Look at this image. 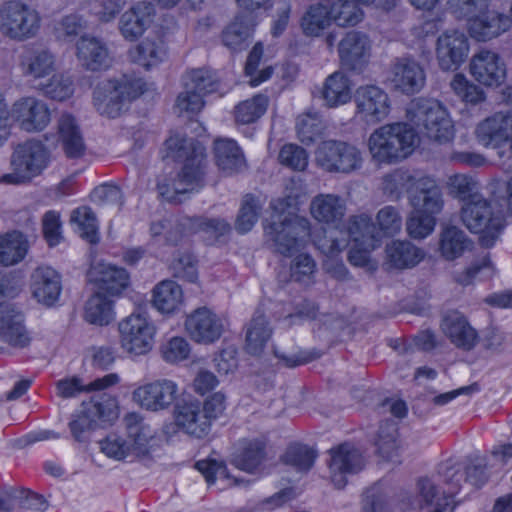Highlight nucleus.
<instances>
[{
	"instance_id": "c756f323",
	"label": "nucleus",
	"mask_w": 512,
	"mask_h": 512,
	"mask_svg": "<svg viewBox=\"0 0 512 512\" xmlns=\"http://www.w3.org/2000/svg\"><path fill=\"white\" fill-rule=\"evenodd\" d=\"M77 56L81 64L91 71L107 69L112 63L106 44L94 37H82L79 40Z\"/></svg>"
},
{
	"instance_id": "393cba45",
	"label": "nucleus",
	"mask_w": 512,
	"mask_h": 512,
	"mask_svg": "<svg viewBox=\"0 0 512 512\" xmlns=\"http://www.w3.org/2000/svg\"><path fill=\"white\" fill-rule=\"evenodd\" d=\"M418 498L411 502L410 498L402 501L403 511L419 509L422 512H444L449 505L448 497L430 478H420L417 482Z\"/></svg>"
},
{
	"instance_id": "37998d69",
	"label": "nucleus",
	"mask_w": 512,
	"mask_h": 512,
	"mask_svg": "<svg viewBox=\"0 0 512 512\" xmlns=\"http://www.w3.org/2000/svg\"><path fill=\"white\" fill-rule=\"evenodd\" d=\"M272 336L270 327L265 315L256 311L246 331V350L251 355H259Z\"/></svg>"
},
{
	"instance_id": "a18cd8bd",
	"label": "nucleus",
	"mask_w": 512,
	"mask_h": 512,
	"mask_svg": "<svg viewBox=\"0 0 512 512\" xmlns=\"http://www.w3.org/2000/svg\"><path fill=\"white\" fill-rule=\"evenodd\" d=\"M344 232L348 240H353L359 246L372 247L376 240L375 225L372 218L365 213L349 217Z\"/></svg>"
},
{
	"instance_id": "6e6552de",
	"label": "nucleus",
	"mask_w": 512,
	"mask_h": 512,
	"mask_svg": "<svg viewBox=\"0 0 512 512\" xmlns=\"http://www.w3.org/2000/svg\"><path fill=\"white\" fill-rule=\"evenodd\" d=\"M411 120L431 140L445 143L454 137L452 120L446 108L435 99L418 98L409 110Z\"/></svg>"
},
{
	"instance_id": "f8f14e48",
	"label": "nucleus",
	"mask_w": 512,
	"mask_h": 512,
	"mask_svg": "<svg viewBox=\"0 0 512 512\" xmlns=\"http://www.w3.org/2000/svg\"><path fill=\"white\" fill-rule=\"evenodd\" d=\"M121 348L132 355H145L154 345L156 328L148 315L134 312L118 324Z\"/></svg>"
},
{
	"instance_id": "dca6fc26",
	"label": "nucleus",
	"mask_w": 512,
	"mask_h": 512,
	"mask_svg": "<svg viewBox=\"0 0 512 512\" xmlns=\"http://www.w3.org/2000/svg\"><path fill=\"white\" fill-rule=\"evenodd\" d=\"M330 455V478L338 489L346 486L349 475L359 473L365 466L362 453L349 443H344L331 449Z\"/></svg>"
},
{
	"instance_id": "4c0bfd02",
	"label": "nucleus",
	"mask_w": 512,
	"mask_h": 512,
	"mask_svg": "<svg viewBox=\"0 0 512 512\" xmlns=\"http://www.w3.org/2000/svg\"><path fill=\"white\" fill-rule=\"evenodd\" d=\"M166 56V48L162 40L145 38L128 50L131 62L148 70L161 63Z\"/></svg>"
},
{
	"instance_id": "79ce46f5",
	"label": "nucleus",
	"mask_w": 512,
	"mask_h": 512,
	"mask_svg": "<svg viewBox=\"0 0 512 512\" xmlns=\"http://www.w3.org/2000/svg\"><path fill=\"white\" fill-rule=\"evenodd\" d=\"M183 302V291L179 284L164 280L153 289V306L161 313L171 314L179 309Z\"/></svg>"
},
{
	"instance_id": "72a5a7b5",
	"label": "nucleus",
	"mask_w": 512,
	"mask_h": 512,
	"mask_svg": "<svg viewBox=\"0 0 512 512\" xmlns=\"http://www.w3.org/2000/svg\"><path fill=\"white\" fill-rule=\"evenodd\" d=\"M57 131L62 148L69 158L84 154L85 144L76 119L70 113H62L57 120Z\"/></svg>"
},
{
	"instance_id": "9b49d317",
	"label": "nucleus",
	"mask_w": 512,
	"mask_h": 512,
	"mask_svg": "<svg viewBox=\"0 0 512 512\" xmlns=\"http://www.w3.org/2000/svg\"><path fill=\"white\" fill-rule=\"evenodd\" d=\"M478 141L488 147L500 148L508 143V148L499 150L501 165L505 171L512 173V112H498L481 121L476 128Z\"/></svg>"
},
{
	"instance_id": "f257e3e1",
	"label": "nucleus",
	"mask_w": 512,
	"mask_h": 512,
	"mask_svg": "<svg viewBox=\"0 0 512 512\" xmlns=\"http://www.w3.org/2000/svg\"><path fill=\"white\" fill-rule=\"evenodd\" d=\"M293 204L294 199L290 196L272 200V220L264 228L267 240L274 251L287 257L303 249L311 237L310 221L288 211Z\"/></svg>"
},
{
	"instance_id": "a19ab883",
	"label": "nucleus",
	"mask_w": 512,
	"mask_h": 512,
	"mask_svg": "<svg viewBox=\"0 0 512 512\" xmlns=\"http://www.w3.org/2000/svg\"><path fill=\"white\" fill-rule=\"evenodd\" d=\"M266 458L265 444L260 440H244L234 454L233 465L243 471H256Z\"/></svg>"
},
{
	"instance_id": "1a4fd4ad",
	"label": "nucleus",
	"mask_w": 512,
	"mask_h": 512,
	"mask_svg": "<svg viewBox=\"0 0 512 512\" xmlns=\"http://www.w3.org/2000/svg\"><path fill=\"white\" fill-rule=\"evenodd\" d=\"M40 25L39 12L22 1H7L0 7V32L11 40L25 41L35 37Z\"/></svg>"
},
{
	"instance_id": "c85d7f7f",
	"label": "nucleus",
	"mask_w": 512,
	"mask_h": 512,
	"mask_svg": "<svg viewBox=\"0 0 512 512\" xmlns=\"http://www.w3.org/2000/svg\"><path fill=\"white\" fill-rule=\"evenodd\" d=\"M89 277L101 291L110 295H119L129 283L125 269L108 263H97L91 268Z\"/></svg>"
},
{
	"instance_id": "8fccbe9b",
	"label": "nucleus",
	"mask_w": 512,
	"mask_h": 512,
	"mask_svg": "<svg viewBox=\"0 0 512 512\" xmlns=\"http://www.w3.org/2000/svg\"><path fill=\"white\" fill-rule=\"evenodd\" d=\"M183 87L201 93L203 97L218 90L219 82L213 71L197 68L187 71L182 78Z\"/></svg>"
},
{
	"instance_id": "a878e982",
	"label": "nucleus",
	"mask_w": 512,
	"mask_h": 512,
	"mask_svg": "<svg viewBox=\"0 0 512 512\" xmlns=\"http://www.w3.org/2000/svg\"><path fill=\"white\" fill-rule=\"evenodd\" d=\"M174 417L176 425L193 437L200 439L211 431V424L198 401L178 403L175 406Z\"/></svg>"
},
{
	"instance_id": "4be33fe9",
	"label": "nucleus",
	"mask_w": 512,
	"mask_h": 512,
	"mask_svg": "<svg viewBox=\"0 0 512 512\" xmlns=\"http://www.w3.org/2000/svg\"><path fill=\"white\" fill-rule=\"evenodd\" d=\"M371 51L368 36L360 31L347 32L338 43L341 64L349 70H358L367 62Z\"/></svg>"
},
{
	"instance_id": "052dcab7",
	"label": "nucleus",
	"mask_w": 512,
	"mask_h": 512,
	"mask_svg": "<svg viewBox=\"0 0 512 512\" xmlns=\"http://www.w3.org/2000/svg\"><path fill=\"white\" fill-rule=\"evenodd\" d=\"M316 457V452L308 446L294 444L288 447L283 460L298 471H308L313 466Z\"/></svg>"
},
{
	"instance_id": "69168bd1",
	"label": "nucleus",
	"mask_w": 512,
	"mask_h": 512,
	"mask_svg": "<svg viewBox=\"0 0 512 512\" xmlns=\"http://www.w3.org/2000/svg\"><path fill=\"white\" fill-rule=\"evenodd\" d=\"M450 86L455 94L467 103L477 104L484 100L483 90L463 74L454 75Z\"/></svg>"
},
{
	"instance_id": "bf43d9fd",
	"label": "nucleus",
	"mask_w": 512,
	"mask_h": 512,
	"mask_svg": "<svg viewBox=\"0 0 512 512\" xmlns=\"http://www.w3.org/2000/svg\"><path fill=\"white\" fill-rule=\"evenodd\" d=\"M261 209L262 206L257 198L246 195L235 222L236 230L241 234L249 232L256 224Z\"/></svg>"
},
{
	"instance_id": "c9c22d12",
	"label": "nucleus",
	"mask_w": 512,
	"mask_h": 512,
	"mask_svg": "<svg viewBox=\"0 0 512 512\" xmlns=\"http://www.w3.org/2000/svg\"><path fill=\"white\" fill-rule=\"evenodd\" d=\"M119 382V376L115 373L107 374L101 378L83 384L81 378L73 376L64 378L56 383V393L59 397L67 399L76 397L82 392L99 391L111 387Z\"/></svg>"
},
{
	"instance_id": "09e8293b",
	"label": "nucleus",
	"mask_w": 512,
	"mask_h": 512,
	"mask_svg": "<svg viewBox=\"0 0 512 512\" xmlns=\"http://www.w3.org/2000/svg\"><path fill=\"white\" fill-rule=\"evenodd\" d=\"M254 24L251 17L237 16L223 31L222 41L231 50H241L253 32Z\"/></svg>"
},
{
	"instance_id": "0eeeda50",
	"label": "nucleus",
	"mask_w": 512,
	"mask_h": 512,
	"mask_svg": "<svg viewBox=\"0 0 512 512\" xmlns=\"http://www.w3.org/2000/svg\"><path fill=\"white\" fill-rule=\"evenodd\" d=\"M142 80H103L93 92L94 106L101 115L116 118L126 103L136 99L144 92Z\"/></svg>"
},
{
	"instance_id": "f03ea898",
	"label": "nucleus",
	"mask_w": 512,
	"mask_h": 512,
	"mask_svg": "<svg viewBox=\"0 0 512 512\" xmlns=\"http://www.w3.org/2000/svg\"><path fill=\"white\" fill-rule=\"evenodd\" d=\"M167 157L183 161V167L172 183L175 194L197 191L203 186L205 168V148L192 138L179 134L171 135L165 142Z\"/></svg>"
},
{
	"instance_id": "e433bc0d",
	"label": "nucleus",
	"mask_w": 512,
	"mask_h": 512,
	"mask_svg": "<svg viewBox=\"0 0 512 512\" xmlns=\"http://www.w3.org/2000/svg\"><path fill=\"white\" fill-rule=\"evenodd\" d=\"M21 66L24 76L42 79L55 72L56 57L48 49H33L24 56Z\"/></svg>"
},
{
	"instance_id": "3c124183",
	"label": "nucleus",
	"mask_w": 512,
	"mask_h": 512,
	"mask_svg": "<svg viewBox=\"0 0 512 512\" xmlns=\"http://www.w3.org/2000/svg\"><path fill=\"white\" fill-rule=\"evenodd\" d=\"M195 468L204 476L209 485L214 484L216 480H220L226 482L223 485V488H226L238 486L244 482L237 477H232L224 462H219L214 459L200 460L196 462Z\"/></svg>"
},
{
	"instance_id": "58836bf2",
	"label": "nucleus",
	"mask_w": 512,
	"mask_h": 512,
	"mask_svg": "<svg viewBox=\"0 0 512 512\" xmlns=\"http://www.w3.org/2000/svg\"><path fill=\"white\" fill-rule=\"evenodd\" d=\"M214 156L217 166L228 174L239 172L245 167L244 155L232 139H216L214 141Z\"/></svg>"
},
{
	"instance_id": "473e14b6",
	"label": "nucleus",
	"mask_w": 512,
	"mask_h": 512,
	"mask_svg": "<svg viewBox=\"0 0 512 512\" xmlns=\"http://www.w3.org/2000/svg\"><path fill=\"white\" fill-rule=\"evenodd\" d=\"M32 278V291L37 301L46 306L53 305L62 290L60 275L51 267H39Z\"/></svg>"
},
{
	"instance_id": "6e6d98bb",
	"label": "nucleus",
	"mask_w": 512,
	"mask_h": 512,
	"mask_svg": "<svg viewBox=\"0 0 512 512\" xmlns=\"http://www.w3.org/2000/svg\"><path fill=\"white\" fill-rule=\"evenodd\" d=\"M327 8L322 4L309 7L301 19V28L307 36H319L330 24Z\"/></svg>"
},
{
	"instance_id": "4468645a",
	"label": "nucleus",
	"mask_w": 512,
	"mask_h": 512,
	"mask_svg": "<svg viewBox=\"0 0 512 512\" xmlns=\"http://www.w3.org/2000/svg\"><path fill=\"white\" fill-rule=\"evenodd\" d=\"M184 329L191 340L207 345L220 339L224 323L215 312L204 306L186 316Z\"/></svg>"
},
{
	"instance_id": "a211bd4d",
	"label": "nucleus",
	"mask_w": 512,
	"mask_h": 512,
	"mask_svg": "<svg viewBox=\"0 0 512 512\" xmlns=\"http://www.w3.org/2000/svg\"><path fill=\"white\" fill-rule=\"evenodd\" d=\"M470 72L478 82L486 86H499L506 78V66L501 57L486 49L472 57Z\"/></svg>"
},
{
	"instance_id": "5701e85b",
	"label": "nucleus",
	"mask_w": 512,
	"mask_h": 512,
	"mask_svg": "<svg viewBox=\"0 0 512 512\" xmlns=\"http://www.w3.org/2000/svg\"><path fill=\"white\" fill-rule=\"evenodd\" d=\"M155 13L151 2L140 1L126 10L119 19L118 28L122 37L127 41L140 38L152 22Z\"/></svg>"
},
{
	"instance_id": "ea45409f",
	"label": "nucleus",
	"mask_w": 512,
	"mask_h": 512,
	"mask_svg": "<svg viewBox=\"0 0 512 512\" xmlns=\"http://www.w3.org/2000/svg\"><path fill=\"white\" fill-rule=\"evenodd\" d=\"M321 94L328 107L333 108L348 103L352 97L349 78L341 71L332 73L325 79Z\"/></svg>"
},
{
	"instance_id": "2eb2a0df",
	"label": "nucleus",
	"mask_w": 512,
	"mask_h": 512,
	"mask_svg": "<svg viewBox=\"0 0 512 512\" xmlns=\"http://www.w3.org/2000/svg\"><path fill=\"white\" fill-rule=\"evenodd\" d=\"M179 396L178 385L169 379H159L139 386L133 392V399L142 408L158 412L172 406Z\"/></svg>"
},
{
	"instance_id": "423d86ee",
	"label": "nucleus",
	"mask_w": 512,
	"mask_h": 512,
	"mask_svg": "<svg viewBox=\"0 0 512 512\" xmlns=\"http://www.w3.org/2000/svg\"><path fill=\"white\" fill-rule=\"evenodd\" d=\"M48 164V151L42 142L27 140L15 146L10 156L11 172L1 176L0 182L19 185L39 176Z\"/></svg>"
},
{
	"instance_id": "f704fd0d",
	"label": "nucleus",
	"mask_w": 512,
	"mask_h": 512,
	"mask_svg": "<svg viewBox=\"0 0 512 512\" xmlns=\"http://www.w3.org/2000/svg\"><path fill=\"white\" fill-rule=\"evenodd\" d=\"M128 446L132 456H145L151 449V442L154 440L155 432L146 423L143 422L136 414H130L125 418Z\"/></svg>"
},
{
	"instance_id": "7c9ffc66",
	"label": "nucleus",
	"mask_w": 512,
	"mask_h": 512,
	"mask_svg": "<svg viewBox=\"0 0 512 512\" xmlns=\"http://www.w3.org/2000/svg\"><path fill=\"white\" fill-rule=\"evenodd\" d=\"M511 23L508 15L487 11L469 24V32L478 41H488L509 30Z\"/></svg>"
},
{
	"instance_id": "864d4df0",
	"label": "nucleus",
	"mask_w": 512,
	"mask_h": 512,
	"mask_svg": "<svg viewBox=\"0 0 512 512\" xmlns=\"http://www.w3.org/2000/svg\"><path fill=\"white\" fill-rule=\"evenodd\" d=\"M71 222L81 238L92 244L98 242L97 220L91 208L82 206L75 209L71 214Z\"/></svg>"
},
{
	"instance_id": "5fc2aeb1",
	"label": "nucleus",
	"mask_w": 512,
	"mask_h": 512,
	"mask_svg": "<svg viewBox=\"0 0 512 512\" xmlns=\"http://www.w3.org/2000/svg\"><path fill=\"white\" fill-rule=\"evenodd\" d=\"M448 9L458 20H467L469 24L488 11L490 0H448Z\"/></svg>"
},
{
	"instance_id": "bb28decb",
	"label": "nucleus",
	"mask_w": 512,
	"mask_h": 512,
	"mask_svg": "<svg viewBox=\"0 0 512 512\" xmlns=\"http://www.w3.org/2000/svg\"><path fill=\"white\" fill-rule=\"evenodd\" d=\"M443 333L457 348L465 351L472 350L478 342L476 330L469 324L466 317L458 312H448L442 320Z\"/></svg>"
},
{
	"instance_id": "680f3d73",
	"label": "nucleus",
	"mask_w": 512,
	"mask_h": 512,
	"mask_svg": "<svg viewBox=\"0 0 512 512\" xmlns=\"http://www.w3.org/2000/svg\"><path fill=\"white\" fill-rule=\"evenodd\" d=\"M296 130L299 140L309 145L320 136L322 123L317 114L306 113L297 118Z\"/></svg>"
},
{
	"instance_id": "cd10ccee",
	"label": "nucleus",
	"mask_w": 512,
	"mask_h": 512,
	"mask_svg": "<svg viewBox=\"0 0 512 512\" xmlns=\"http://www.w3.org/2000/svg\"><path fill=\"white\" fill-rule=\"evenodd\" d=\"M385 265L390 269H410L425 257L423 249L407 240H394L385 247Z\"/></svg>"
},
{
	"instance_id": "6ab92c4d",
	"label": "nucleus",
	"mask_w": 512,
	"mask_h": 512,
	"mask_svg": "<svg viewBox=\"0 0 512 512\" xmlns=\"http://www.w3.org/2000/svg\"><path fill=\"white\" fill-rule=\"evenodd\" d=\"M409 199L417 213L437 216L444 207L442 190L436 181L429 177L420 178L414 183Z\"/></svg>"
},
{
	"instance_id": "2f4dec72",
	"label": "nucleus",
	"mask_w": 512,
	"mask_h": 512,
	"mask_svg": "<svg viewBox=\"0 0 512 512\" xmlns=\"http://www.w3.org/2000/svg\"><path fill=\"white\" fill-rule=\"evenodd\" d=\"M105 418L106 407L92 399L80 413L72 415L69 428L73 438L78 442L87 441L90 433L96 428L97 420Z\"/></svg>"
},
{
	"instance_id": "aec40b11",
	"label": "nucleus",
	"mask_w": 512,
	"mask_h": 512,
	"mask_svg": "<svg viewBox=\"0 0 512 512\" xmlns=\"http://www.w3.org/2000/svg\"><path fill=\"white\" fill-rule=\"evenodd\" d=\"M425 72L411 58H397L391 66L390 81L396 90L410 95L419 92L425 84Z\"/></svg>"
},
{
	"instance_id": "13d9d810",
	"label": "nucleus",
	"mask_w": 512,
	"mask_h": 512,
	"mask_svg": "<svg viewBox=\"0 0 512 512\" xmlns=\"http://www.w3.org/2000/svg\"><path fill=\"white\" fill-rule=\"evenodd\" d=\"M317 265L311 255L301 253L297 255L290 264L291 280L302 284L310 285L314 282Z\"/></svg>"
},
{
	"instance_id": "603ef678",
	"label": "nucleus",
	"mask_w": 512,
	"mask_h": 512,
	"mask_svg": "<svg viewBox=\"0 0 512 512\" xmlns=\"http://www.w3.org/2000/svg\"><path fill=\"white\" fill-rule=\"evenodd\" d=\"M328 12L330 19L342 27L354 26L363 18L362 10L352 0H337L331 5Z\"/></svg>"
},
{
	"instance_id": "774afa93",
	"label": "nucleus",
	"mask_w": 512,
	"mask_h": 512,
	"mask_svg": "<svg viewBox=\"0 0 512 512\" xmlns=\"http://www.w3.org/2000/svg\"><path fill=\"white\" fill-rule=\"evenodd\" d=\"M376 221L379 229L387 236L396 235L402 228L400 211L391 205H387L378 211Z\"/></svg>"
},
{
	"instance_id": "39448f33",
	"label": "nucleus",
	"mask_w": 512,
	"mask_h": 512,
	"mask_svg": "<svg viewBox=\"0 0 512 512\" xmlns=\"http://www.w3.org/2000/svg\"><path fill=\"white\" fill-rule=\"evenodd\" d=\"M460 219L471 232L480 234V243L490 248L505 226L502 211L482 195H471L462 205Z\"/></svg>"
},
{
	"instance_id": "ddd939ff",
	"label": "nucleus",
	"mask_w": 512,
	"mask_h": 512,
	"mask_svg": "<svg viewBox=\"0 0 512 512\" xmlns=\"http://www.w3.org/2000/svg\"><path fill=\"white\" fill-rule=\"evenodd\" d=\"M470 45L466 34L459 30H446L436 41L435 55L443 71L457 70L467 59Z\"/></svg>"
},
{
	"instance_id": "9d476101",
	"label": "nucleus",
	"mask_w": 512,
	"mask_h": 512,
	"mask_svg": "<svg viewBox=\"0 0 512 512\" xmlns=\"http://www.w3.org/2000/svg\"><path fill=\"white\" fill-rule=\"evenodd\" d=\"M317 165L329 173L349 174L362 167L361 151L354 145L338 140H326L315 151Z\"/></svg>"
},
{
	"instance_id": "412c9836",
	"label": "nucleus",
	"mask_w": 512,
	"mask_h": 512,
	"mask_svg": "<svg viewBox=\"0 0 512 512\" xmlns=\"http://www.w3.org/2000/svg\"><path fill=\"white\" fill-rule=\"evenodd\" d=\"M346 201L333 193H320L310 202L309 211L314 220L320 224L339 229L346 215Z\"/></svg>"
},
{
	"instance_id": "de8ad7c7",
	"label": "nucleus",
	"mask_w": 512,
	"mask_h": 512,
	"mask_svg": "<svg viewBox=\"0 0 512 512\" xmlns=\"http://www.w3.org/2000/svg\"><path fill=\"white\" fill-rule=\"evenodd\" d=\"M469 245L470 240L466 234L455 226H449L441 233L440 252L446 260L460 257Z\"/></svg>"
},
{
	"instance_id": "0e129e2a",
	"label": "nucleus",
	"mask_w": 512,
	"mask_h": 512,
	"mask_svg": "<svg viewBox=\"0 0 512 512\" xmlns=\"http://www.w3.org/2000/svg\"><path fill=\"white\" fill-rule=\"evenodd\" d=\"M336 230L339 236H335L334 232H330V234L325 232L324 236L313 238V243L317 249L328 257L337 256L348 246V237L344 230Z\"/></svg>"
},
{
	"instance_id": "338daca9",
	"label": "nucleus",
	"mask_w": 512,
	"mask_h": 512,
	"mask_svg": "<svg viewBox=\"0 0 512 512\" xmlns=\"http://www.w3.org/2000/svg\"><path fill=\"white\" fill-rule=\"evenodd\" d=\"M396 435L397 428L394 422H387L380 426L376 445L379 454L390 461L397 456Z\"/></svg>"
},
{
	"instance_id": "e2e57ef3",
	"label": "nucleus",
	"mask_w": 512,
	"mask_h": 512,
	"mask_svg": "<svg viewBox=\"0 0 512 512\" xmlns=\"http://www.w3.org/2000/svg\"><path fill=\"white\" fill-rule=\"evenodd\" d=\"M406 226L407 232L412 238L422 239L433 232L436 226V216L412 210Z\"/></svg>"
},
{
	"instance_id": "49530a36",
	"label": "nucleus",
	"mask_w": 512,
	"mask_h": 512,
	"mask_svg": "<svg viewBox=\"0 0 512 512\" xmlns=\"http://www.w3.org/2000/svg\"><path fill=\"white\" fill-rule=\"evenodd\" d=\"M85 320L93 325L106 326L114 319L113 303L102 293L92 295L85 304Z\"/></svg>"
},
{
	"instance_id": "b1692460",
	"label": "nucleus",
	"mask_w": 512,
	"mask_h": 512,
	"mask_svg": "<svg viewBox=\"0 0 512 512\" xmlns=\"http://www.w3.org/2000/svg\"><path fill=\"white\" fill-rule=\"evenodd\" d=\"M24 317L11 303L0 304V340L18 348L29 345L31 338L24 325Z\"/></svg>"
},
{
	"instance_id": "7ed1b4c3",
	"label": "nucleus",
	"mask_w": 512,
	"mask_h": 512,
	"mask_svg": "<svg viewBox=\"0 0 512 512\" xmlns=\"http://www.w3.org/2000/svg\"><path fill=\"white\" fill-rule=\"evenodd\" d=\"M28 133H38L45 130L51 122V110L48 104L34 96H25L16 100L11 109L0 94V147L11 135V121Z\"/></svg>"
},
{
	"instance_id": "f3484780",
	"label": "nucleus",
	"mask_w": 512,
	"mask_h": 512,
	"mask_svg": "<svg viewBox=\"0 0 512 512\" xmlns=\"http://www.w3.org/2000/svg\"><path fill=\"white\" fill-rule=\"evenodd\" d=\"M355 102L357 113L366 122L377 123L384 120L390 112L388 94L374 85L359 87L356 91Z\"/></svg>"
},
{
	"instance_id": "4d7b16f0",
	"label": "nucleus",
	"mask_w": 512,
	"mask_h": 512,
	"mask_svg": "<svg viewBox=\"0 0 512 512\" xmlns=\"http://www.w3.org/2000/svg\"><path fill=\"white\" fill-rule=\"evenodd\" d=\"M267 106L268 98L262 94L242 101L235 107V120L240 124L253 123L265 113Z\"/></svg>"
},
{
	"instance_id": "c03bdc74",
	"label": "nucleus",
	"mask_w": 512,
	"mask_h": 512,
	"mask_svg": "<svg viewBox=\"0 0 512 512\" xmlns=\"http://www.w3.org/2000/svg\"><path fill=\"white\" fill-rule=\"evenodd\" d=\"M28 251V241L25 236L13 231L0 237V265L11 266L24 259Z\"/></svg>"
},
{
	"instance_id": "20e7f679",
	"label": "nucleus",
	"mask_w": 512,
	"mask_h": 512,
	"mask_svg": "<svg viewBox=\"0 0 512 512\" xmlns=\"http://www.w3.org/2000/svg\"><path fill=\"white\" fill-rule=\"evenodd\" d=\"M417 135L406 123L381 126L369 137L368 148L372 159L379 164H392L408 157L415 146Z\"/></svg>"
}]
</instances>
